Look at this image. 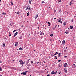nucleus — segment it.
<instances>
[{
	"instance_id": "obj_1",
	"label": "nucleus",
	"mask_w": 76,
	"mask_h": 76,
	"mask_svg": "<svg viewBox=\"0 0 76 76\" xmlns=\"http://www.w3.org/2000/svg\"><path fill=\"white\" fill-rule=\"evenodd\" d=\"M67 63H66L64 65V67H66L67 66Z\"/></svg>"
},
{
	"instance_id": "obj_2",
	"label": "nucleus",
	"mask_w": 76,
	"mask_h": 76,
	"mask_svg": "<svg viewBox=\"0 0 76 76\" xmlns=\"http://www.w3.org/2000/svg\"><path fill=\"white\" fill-rule=\"evenodd\" d=\"M19 44V43H18V42H16L15 43V46H17V45H18Z\"/></svg>"
},
{
	"instance_id": "obj_3",
	"label": "nucleus",
	"mask_w": 76,
	"mask_h": 76,
	"mask_svg": "<svg viewBox=\"0 0 76 76\" xmlns=\"http://www.w3.org/2000/svg\"><path fill=\"white\" fill-rule=\"evenodd\" d=\"M64 72H65V73H67V69H66V68H64Z\"/></svg>"
},
{
	"instance_id": "obj_4",
	"label": "nucleus",
	"mask_w": 76,
	"mask_h": 76,
	"mask_svg": "<svg viewBox=\"0 0 76 76\" xmlns=\"http://www.w3.org/2000/svg\"><path fill=\"white\" fill-rule=\"evenodd\" d=\"M40 64L42 66H43L44 65V64H43V62H41Z\"/></svg>"
},
{
	"instance_id": "obj_5",
	"label": "nucleus",
	"mask_w": 76,
	"mask_h": 76,
	"mask_svg": "<svg viewBox=\"0 0 76 76\" xmlns=\"http://www.w3.org/2000/svg\"><path fill=\"white\" fill-rule=\"evenodd\" d=\"M18 34V32H16L14 34V37H16V35Z\"/></svg>"
},
{
	"instance_id": "obj_6",
	"label": "nucleus",
	"mask_w": 76,
	"mask_h": 76,
	"mask_svg": "<svg viewBox=\"0 0 76 76\" xmlns=\"http://www.w3.org/2000/svg\"><path fill=\"white\" fill-rule=\"evenodd\" d=\"M76 67V65H75V64H73V65L72 66V67L73 68H75Z\"/></svg>"
},
{
	"instance_id": "obj_7",
	"label": "nucleus",
	"mask_w": 76,
	"mask_h": 76,
	"mask_svg": "<svg viewBox=\"0 0 76 76\" xmlns=\"http://www.w3.org/2000/svg\"><path fill=\"white\" fill-rule=\"evenodd\" d=\"M62 44L64 45V44H65V41L64 40L62 42Z\"/></svg>"
},
{
	"instance_id": "obj_8",
	"label": "nucleus",
	"mask_w": 76,
	"mask_h": 76,
	"mask_svg": "<svg viewBox=\"0 0 76 76\" xmlns=\"http://www.w3.org/2000/svg\"><path fill=\"white\" fill-rule=\"evenodd\" d=\"M19 62H20V64H23V61L21 60V61H19Z\"/></svg>"
},
{
	"instance_id": "obj_9",
	"label": "nucleus",
	"mask_w": 76,
	"mask_h": 76,
	"mask_svg": "<svg viewBox=\"0 0 76 76\" xmlns=\"http://www.w3.org/2000/svg\"><path fill=\"white\" fill-rule=\"evenodd\" d=\"M72 1H73V0H72L71 2H70L69 5H72V4H73V3H72Z\"/></svg>"
},
{
	"instance_id": "obj_10",
	"label": "nucleus",
	"mask_w": 76,
	"mask_h": 76,
	"mask_svg": "<svg viewBox=\"0 0 76 76\" xmlns=\"http://www.w3.org/2000/svg\"><path fill=\"white\" fill-rule=\"evenodd\" d=\"M38 14H37L36 16H35V17H34L35 19H36L38 18Z\"/></svg>"
},
{
	"instance_id": "obj_11",
	"label": "nucleus",
	"mask_w": 76,
	"mask_h": 76,
	"mask_svg": "<svg viewBox=\"0 0 76 76\" xmlns=\"http://www.w3.org/2000/svg\"><path fill=\"white\" fill-rule=\"evenodd\" d=\"M73 27L72 26H70V28H69V29H73Z\"/></svg>"
},
{
	"instance_id": "obj_12",
	"label": "nucleus",
	"mask_w": 76,
	"mask_h": 76,
	"mask_svg": "<svg viewBox=\"0 0 76 76\" xmlns=\"http://www.w3.org/2000/svg\"><path fill=\"white\" fill-rule=\"evenodd\" d=\"M5 45H5V44L4 43H3V47H4V46Z\"/></svg>"
},
{
	"instance_id": "obj_13",
	"label": "nucleus",
	"mask_w": 76,
	"mask_h": 76,
	"mask_svg": "<svg viewBox=\"0 0 76 76\" xmlns=\"http://www.w3.org/2000/svg\"><path fill=\"white\" fill-rule=\"evenodd\" d=\"M2 15H4V16H5V15H6V13L2 12Z\"/></svg>"
},
{
	"instance_id": "obj_14",
	"label": "nucleus",
	"mask_w": 76,
	"mask_h": 76,
	"mask_svg": "<svg viewBox=\"0 0 76 76\" xmlns=\"http://www.w3.org/2000/svg\"><path fill=\"white\" fill-rule=\"evenodd\" d=\"M32 0H29L30 4H31V2H32Z\"/></svg>"
},
{
	"instance_id": "obj_15",
	"label": "nucleus",
	"mask_w": 76,
	"mask_h": 76,
	"mask_svg": "<svg viewBox=\"0 0 76 76\" xmlns=\"http://www.w3.org/2000/svg\"><path fill=\"white\" fill-rule=\"evenodd\" d=\"M60 53H58V57H61V55H60Z\"/></svg>"
},
{
	"instance_id": "obj_16",
	"label": "nucleus",
	"mask_w": 76,
	"mask_h": 76,
	"mask_svg": "<svg viewBox=\"0 0 76 76\" xmlns=\"http://www.w3.org/2000/svg\"><path fill=\"white\" fill-rule=\"evenodd\" d=\"M66 25V22H64V26H65Z\"/></svg>"
},
{
	"instance_id": "obj_17",
	"label": "nucleus",
	"mask_w": 76,
	"mask_h": 76,
	"mask_svg": "<svg viewBox=\"0 0 76 76\" xmlns=\"http://www.w3.org/2000/svg\"><path fill=\"white\" fill-rule=\"evenodd\" d=\"M23 75H26V73H25V72H23Z\"/></svg>"
},
{
	"instance_id": "obj_18",
	"label": "nucleus",
	"mask_w": 76,
	"mask_h": 76,
	"mask_svg": "<svg viewBox=\"0 0 76 76\" xmlns=\"http://www.w3.org/2000/svg\"><path fill=\"white\" fill-rule=\"evenodd\" d=\"M29 60H30V59H28V60H27V64H28V63H29Z\"/></svg>"
},
{
	"instance_id": "obj_19",
	"label": "nucleus",
	"mask_w": 76,
	"mask_h": 76,
	"mask_svg": "<svg viewBox=\"0 0 76 76\" xmlns=\"http://www.w3.org/2000/svg\"><path fill=\"white\" fill-rule=\"evenodd\" d=\"M29 12H28L27 13V16H29Z\"/></svg>"
},
{
	"instance_id": "obj_20",
	"label": "nucleus",
	"mask_w": 76,
	"mask_h": 76,
	"mask_svg": "<svg viewBox=\"0 0 76 76\" xmlns=\"http://www.w3.org/2000/svg\"><path fill=\"white\" fill-rule=\"evenodd\" d=\"M19 50H23V49H22V48H19Z\"/></svg>"
},
{
	"instance_id": "obj_21",
	"label": "nucleus",
	"mask_w": 76,
	"mask_h": 76,
	"mask_svg": "<svg viewBox=\"0 0 76 76\" xmlns=\"http://www.w3.org/2000/svg\"><path fill=\"white\" fill-rule=\"evenodd\" d=\"M2 70V69H1V67L0 68V72H1Z\"/></svg>"
},
{
	"instance_id": "obj_22",
	"label": "nucleus",
	"mask_w": 76,
	"mask_h": 76,
	"mask_svg": "<svg viewBox=\"0 0 76 76\" xmlns=\"http://www.w3.org/2000/svg\"><path fill=\"white\" fill-rule=\"evenodd\" d=\"M9 37H10V36H11V34H10V32H9Z\"/></svg>"
},
{
	"instance_id": "obj_23",
	"label": "nucleus",
	"mask_w": 76,
	"mask_h": 76,
	"mask_svg": "<svg viewBox=\"0 0 76 76\" xmlns=\"http://www.w3.org/2000/svg\"><path fill=\"white\" fill-rule=\"evenodd\" d=\"M69 33V31H67V32H65V33L67 34H68V33Z\"/></svg>"
},
{
	"instance_id": "obj_24",
	"label": "nucleus",
	"mask_w": 76,
	"mask_h": 76,
	"mask_svg": "<svg viewBox=\"0 0 76 76\" xmlns=\"http://www.w3.org/2000/svg\"><path fill=\"white\" fill-rule=\"evenodd\" d=\"M61 11V9L59 10V12H60Z\"/></svg>"
},
{
	"instance_id": "obj_25",
	"label": "nucleus",
	"mask_w": 76,
	"mask_h": 76,
	"mask_svg": "<svg viewBox=\"0 0 76 76\" xmlns=\"http://www.w3.org/2000/svg\"><path fill=\"white\" fill-rule=\"evenodd\" d=\"M50 36H51V37H53V34H51L50 35Z\"/></svg>"
},
{
	"instance_id": "obj_26",
	"label": "nucleus",
	"mask_w": 76,
	"mask_h": 76,
	"mask_svg": "<svg viewBox=\"0 0 76 76\" xmlns=\"http://www.w3.org/2000/svg\"><path fill=\"white\" fill-rule=\"evenodd\" d=\"M61 0H58V2H61Z\"/></svg>"
},
{
	"instance_id": "obj_27",
	"label": "nucleus",
	"mask_w": 76,
	"mask_h": 76,
	"mask_svg": "<svg viewBox=\"0 0 76 76\" xmlns=\"http://www.w3.org/2000/svg\"><path fill=\"white\" fill-rule=\"evenodd\" d=\"M54 71H53L52 72H51V74H54Z\"/></svg>"
},
{
	"instance_id": "obj_28",
	"label": "nucleus",
	"mask_w": 76,
	"mask_h": 76,
	"mask_svg": "<svg viewBox=\"0 0 76 76\" xmlns=\"http://www.w3.org/2000/svg\"><path fill=\"white\" fill-rule=\"evenodd\" d=\"M19 13H20L19 12H17L18 15H19Z\"/></svg>"
},
{
	"instance_id": "obj_29",
	"label": "nucleus",
	"mask_w": 76,
	"mask_h": 76,
	"mask_svg": "<svg viewBox=\"0 0 76 76\" xmlns=\"http://www.w3.org/2000/svg\"><path fill=\"white\" fill-rule=\"evenodd\" d=\"M11 4H12V5H13V3L11 2Z\"/></svg>"
},
{
	"instance_id": "obj_30",
	"label": "nucleus",
	"mask_w": 76,
	"mask_h": 76,
	"mask_svg": "<svg viewBox=\"0 0 76 76\" xmlns=\"http://www.w3.org/2000/svg\"><path fill=\"white\" fill-rule=\"evenodd\" d=\"M28 7H27L26 9V10H28Z\"/></svg>"
},
{
	"instance_id": "obj_31",
	"label": "nucleus",
	"mask_w": 76,
	"mask_h": 76,
	"mask_svg": "<svg viewBox=\"0 0 76 76\" xmlns=\"http://www.w3.org/2000/svg\"><path fill=\"white\" fill-rule=\"evenodd\" d=\"M16 30H15L14 31H13V32H16Z\"/></svg>"
},
{
	"instance_id": "obj_32",
	"label": "nucleus",
	"mask_w": 76,
	"mask_h": 76,
	"mask_svg": "<svg viewBox=\"0 0 76 76\" xmlns=\"http://www.w3.org/2000/svg\"><path fill=\"white\" fill-rule=\"evenodd\" d=\"M11 24H12L11 23H10V25L11 26H12V25H11Z\"/></svg>"
},
{
	"instance_id": "obj_33",
	"label": "nucleus",
	"mask_w": 76,
	"mask_h": 76,
	"mask_svg": "<svg viewBox=\"0 0 76 76\" xmlns=\"http://www.w3.org/2000/svg\"><path fill=\"white\" fill-rule=\"evenodd\" d=\"M61 22V21L60 20H59L58 21V22Z\"/></svg>"
},
{
	"instance_id": "obj_34",
	"label": "nucleus",
	"mask_w": 76,
	"mask_h": 76,
	"mask_svg": "<svg viewBox=\"0 0 76 76\" xmlns=\"http://www.w3.org/2000/svg\"><path fill=\"white\" fill-rule=\"evenodd\" d=\"M55 58H56V59H57V57L56 56H55L54 57Z\"/></svg>"
},
{
	"instance_id": "obj_35",
	"label": "nucleus",
	"mask_w": 76,
	"mask_h": 76,
	"mask_svg": "<svg viewBox=\"0 0 76 76\" xmlns=\"http://www.w3.org/2000/svg\"><path fill=\"white\" fill-rule=\"evenodd\" d=\"M56 73H57V72H54V75H55V74H56Z\"/></svg>"
},
{
	"instance_id": "obj_36",
	"label": "nucleus",
	"mask_w": 76,
	"mask_h": 76,
	"mask_svg": "<svg viewBox=\"0 0 76 76\" xmlns=\"http://www.w3.org/2000/svg\"><path fill=\"white\" fill-rule=\"evenodd\" d=\"M61 61V60H58V62H60V61Z\"/></svg>"
},
{
	"instance_id": "obj_37",
	"label": "nucleus",
	"mask_w": 76,
	"mask_h": 76,
	"mask_svg": "<svg viewBox=\"0 0 76 76\" xmlns=\"http://www.w3.org/2000/svg\"><path fill=\"white\" fill-rule=\"evenodd\" d=\"M39 63V62H37V63H36V64H37V63L38 64V63Z\"/></svg>"
},
{
	"instance_id": "obj_38",
	"label": "nucleus",
	"mask_w": 76,
	"mask_h": 76,
	"mask_svg": "<svg viewBox=\"0 0 76 76\" xmlns=\"http://www.w3.org/2000/svg\"><path fill=\"white\" fill-rule=\"evenodd\" d=\"M64 57L65 58H67V56H64Z\"/></svg>"
},
{
	"instance_id": "obj_39",
	"label": "nucleus",
	"mask_w": 76,
	"mask_h": 76,
	"mask_svg": "<svg viewBox=\"0 0 76 76\" xmlns=\"http://www.w3.org/2000/svg\"><path fill=\"white\" fill-rule=\"evenodd\" d=\"M31 64H32V63H33V61H31Z\"/></svg>"
},
{
	"instance_id": "obj_40",
	"label": "nucleus",
	"mask_w": 76,
	"mask_h": 76,
	"mask_svg": "<svg viewBox=\"0 0 76 76\" xmlns=\"http://www.w3.org/2000/svg\"><path fill=\"white\" fill-rule=\"evenodd\" d=\"M51 25V24H49L48 25V26H49Z\"/></svg>"
},
{
	"instance_id": "obj_41",
	"label": "nucleus",
	"mask_w": 76,
	"mask_h": 76,
	"mask_svg": "<svg viewBox=\"0 0 76 76\" xmlns=\"http://www.w3.org/2000/svg\"><path fill=\"white\" fill-rule=\"evenodd\" d=\"M52 29L53 30H54V29H55V28H54V27Z\"/></svg>"
},
{
	"instance_id": "obj_42",
	"label": "nucleus",
	"mask_w": 76,
	"mask_h": 76,
	"mask_svg": "<svg viewBox=\"0 0 76 76\" xmlns=\"http://www.w3.org/2000/svg\"><path fill=\"white\" fill-rule=\"evenodd\" d=\"M48 24H50V23L49 22H48Z\"/></svg>"
},
{
	"instance_id": "obj_43",
	"label": "nucleus",
	"mask_w": 76,
	"mask_h": 76,
	"mask_svg": "<svg viewBox=\"0 0 76 76\" xmlns=\"http://www.w3.org/2000/svg\"><path fill=\"white\" fill-rule=\"evenodd\" d=\"M42 35V33H41V34H40V35Z\"/></svg>"
},
{
	"instance_id": "obj_44",
	"label": "nucleus",
	"mask_w": 76,
	"mask_h": 76,
	"mask_svg": "<svg viewBox=\"0 0 76 76\" xmlns=\"http://www.w3.org/2000/svg\"><path fill=\"white\" fill-rule=\"evenodd\" d=\"M56 54H58V52H56Z\"/></svg>"
},
{
	"instance_id": "obj_45",
	"label": "nucleus",
	"mask_w": 76,
	"mask_h": 76,
	"mask_svg": "<svg viewBox=\"0 0 76 76\" xmlns=\"http://www.w3.org/2000/svg\"><path fill=\"white\" fill-rule=\"evenodd\" d=\"M56 55H57L56 53H55V54H54V56H56Z\"/></svg>"
},
{
	"instance_id": "obj_46",
	"label": "nucleus",
	"mask_w": 76,
	"mask_h": 76,
	"mask_svg": "<svg viewBox=\"0 0 76 76\" xmlns=\"http://www.w3.org/2000/svg\"><path fill=\"white\" fill-rule=\"evenodd\" d=\"M21 75H23V73H21Z\"/></svg>"
},
{
	"instance_id": "obj_47",
	"label": "nucleus",
	"mask_w": 76,
	"mask_h": 76,
	"mask_svg": "<svg viewBox=\"0 0 76 76\" xmlns=\"http://www.w3.org/2000/svg\"><path fill=\"white\" fill-rule=\"evenodd\" d=\"M23 25L21 26V27L23 28Z\"/></svg>"
},
{
	"instance_id": "obj_48",
	"label": "nucleus",
	"mask_w": 76,
	"mask_h": 76,
	"mask_svg": "<svg viewBox=\"0 0 76 76\" xmlns=\"http://www.w3.org/2000/svg\"><path fill=\"white\" fill-rule=\"evenodd\" d=\"M58 67H60V65L58 64Z\"/></svg>"
},
{
	"instance_id": "obj_49",
	"label": "nucleus",
	"mask_w": 76,
	"mask_h": 76,
	"mask_svg": "<svg viewBox=\"0 0 76 76\" xmlns=\"http://www.w3.org/2000/svg\"><path fill=\"white\" fill-rule=\"evenodd\" d=\"M25 63H23V64H25Z\"/></svg>"
},
{
	"instance_id": "obj_50",
	"label": "nucleus",
	"mask_w": 76,
	"mask_h": 76,
	"mask_svg": "<svg viewBox=\"0 0 76 76\" xmlns=\"http://www.w3.org/2000/svg\"><path fill=\"white\" fill-rule=\"evenodd\" d=\"M25 72V73H28V71H26Z\"/></svg>"
},
{
	"instance_id": "obj_51",
	"label": "nucleus",
	"mask_w": 76,
	"mask_h": 76,
	"mask_svg": "<svg viewBox=\"0 0 76 76\" xmlns=\"http://www.w3.org/2000/svg\"><path fill=\"white\" fill-rule=\"evenodd\" d=\"M29 64H28V66H30V65H29Z\"/></svg>"
},
{
	"instance_id": "obj_52",
	"label": "nucleus",
	"mask_w": 76,
	"mask_h": 76,
	"mask_svg": "<svg viewBox=\"0 0 76 76\" xmlns=\"http://www.w3.org/2000/svg\"><path fill=\"white\" fill-rule=\"evenodd\" d=\"M28 9H29V10H30V9H31V8H30V7H29V8H28Z\"/></svg>"
},
{
	"instance_id": "obj_53",
	"label": "nucleus",
	"mask_w": 76,
	"mask_h": 76,
	"mask_svg": "<svg viewBox=\"0 0 76 76\" xmlns=\"http://www.w3.org/2000/svg\"><path fill=\"white\" fill-rule=\"evenodd\" d=\"M43 62H44V63H45V62L44 61H43Z\"/></svg>"
},
{
	"instance_id": "obj_54",
	"label": "nucleus",
	"mask_w": 76,
	"mask_h": 76,
	"mask_svg": "<svg viewBox=\"0 0 76 76\" xmlns=\"http://www.w3.org/2000/svg\"><path fill=\"white\" fill-rule=\"evenodd\" d=\"M63 23V22L62 21L61 22V23Z\"/></svg>"
},
{
	"instance_id": "obj_55",
	"label": "nucleus",
	"mask_w": 76,
	"mask_h": 76,
	"mask_svg": "<svg viewBox=\"0 0 76 76\" xmlns=\"http://www.w3.org/2000/svg\"><path fill=\"white\" fill-rule=\"evenodd\" d=\"M72 22H73V19H72Z\"/></svg>"
},
{
	"instance_id": "obj_56",
	"label": "nucleus",
	"mask_w": 76,
	"mask_h": 76,
	"mask_svg": "<svg viewBox=\"0 0 76 76\" xmlns=\"http://www.w3.org/2000/svg\"><path fill=\"white\" fill-rule=\"evenodd\" d=\"M66 50H64V52H66Z\"/></svg>"
},
{
	"instance_id": "obj_57",
	"label": "nucleus",
	"mask_w": 76,
	"mask_h": 76,
	"mask_svg": "<svg viewBox=\"0 0 76 76\" xmlns=\"http://www.w3.org/2000/svg\"><path fill=\"white\" fill-rule=\"evenodd\" d=\"M66 49H67V48L66 47Z\"/></svg>"
},
{
	"instance_id": "obj_58",
	"label": "nucleus",
	"mask_w": 76,
	"mask_h": 76,
	"mask_svg": "<svg viewBox=\"0 0 76 76\" xmlns=\"http://www.w3.org/2000/svg\"><path fill=\"white\" fill-rule=\"evenodd\" d=\"M74 18H76V16H74Z\"/></svg>"
},
{
	"instance_id": "obj_59",
	"label": "nucleus",
	"mask_w": 76,
	"mask_h": 76,
	"mask_svg": "<svg viewBox=\"0 0 76 76\" xmlns=\"http://www.w3.org/2000/svg\"><path fill=\"white\" fill-rule=\"evenodd\" d=\"M54 19H55V20L56 19V18H54Z\"/></svg>"
},
{
	"instance_id": "obj_60",
	"label": "nucleus",
	"mask_w": 76,
	"mask_h": 76,
	"mask_svg": "<svg viewBox=\"0 0 76 76\" xmlns=\"http://www.w3.org/2000/svg\"><path fill=\"white\" fill-rule=\"evenodd\" d=\"M57 26V25H56V26H55V28H56V27Z\"/></svg>"
},
{
	"instance_id": "obj_61",
	"label": "nucleus",
	"mask_w": 76,
	"mask_h": 76,
	"mask_svg": "<svg viewBox=\"0 0 76 76\" xmlns=\"http://www.w3.org/2000/svg\"><path fill=\"white\" fill-rule=\"evenodd\" d=\"M54 13H55V12H56V11L54 10Z\"/></svg>"
},
{
	"instance_id": "obj_62",
	"label": "nucleus",
	"mask_w": 76,
	"mask_h": 76,
	"mask_svg": "<svg viewBox=\"0 0 76 76\" xmlns=\"http://www.w3.org/2000/svg\"><path fill=\"white\" fill-rule=\"evenodd\" d=\"M47 76H49V75H47Z\"/></svg>"
},
{
	"instance_id": "obj_63",
	"label": "nucleus",
	"mask_w": 76,
	"mask_h": 76,
	"mask_svg": "<svg viewBox=\"0 0 76 76\" xmlns=\"http://www.w3.org/2000/svg\"><path fill=\"white\" fill-rule=\"evenodd\" d=\"M39 22H40V20H39Z\"/></svg>"
},
{
	"instance_id": "obj_64",
	"label": "nucleus",
	"mask_w": 76,
	"mask_h": 76,
	"mask_svg": "<svg viewBox=\"0 0 76 76\" xmlns=\"http://www.w3.org/2000/svg\"><path fill=\"white\" fill-rule=\"evenodd\" d=\"M0 76H2V75H1Z\"/></svg>"
}]
</instances>
